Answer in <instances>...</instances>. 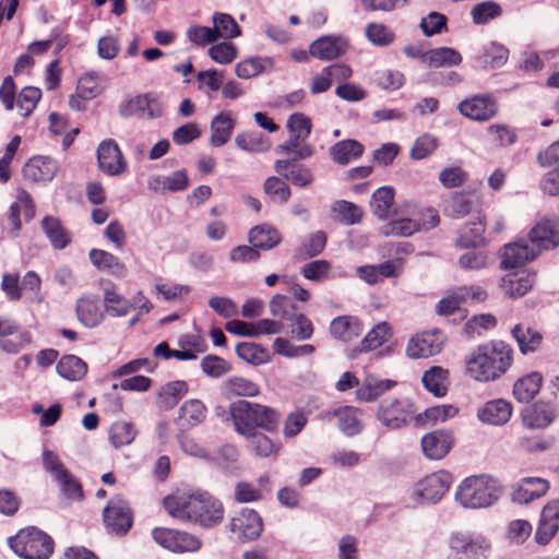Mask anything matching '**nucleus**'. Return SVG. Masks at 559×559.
I'll return each mask as SVG.
<instances>
[{
  "instance_id": "393cba45",
  "label": "nucleus",
  "mask_w": 559,
  "mask_h": 559,
  "mask_svg": "<svg viewBox=\"0 0 559 559\" xmlns=\"http://www.w3.org/2000/svg\"><path fill=\"white\" fill-rule=\"evenodd\" d=\"M479 197L466 192H455L445 201L443 212L451 218H461L477 210Z\"/></svg>"
},
{
  "instance_id": "0e129e2a",
  "label": "nucleus",
  "mask_w": 559,
  "mask_h": 559,
  "mask_svg": "<svg viewBox=\"0 0 559 559\" xmlns=\"http://www.w3.org/2000/svg\"><path fill=\"white\" fill-rule=\"evenodd\" d=\"M60 487L61 491L69 499L81 500L83 498V489L80 481L67 469L55 478Z\"/></svg>"
},
{
  "instance_id": "a211bd4d",
  "label": "nucleus",
  "mask_w": 559,
  "mask_h": 559,
  "mask_svg": "<svg viewBox=\"0 0 559 559\" xmlns=\"http://www.w3.org/2000/svg\"><path fill=\"white\" fill-rule=\"evenodd\" d=\"M451 481L452 477L448 472L432 473L417 484V493L423 501L435 503L449 490Z\"/></svg>"
},
{
  "instance_id": "4d7b16f0",
  "label": "nucleus",
  "mask_w": 559,
  "mask_h": 559,
  "mask_svg": "<svg viewBox=\"0 0 559 559\" xmlns=\"http://www.w3.org/2000/svg\"><path fill=\"white\" fill-rule=\"evenodd\" d=\"M188 384L186 381L176 380L166 383L159 393V396L166 407H174L187 394Z\"/></svg>"
},
{
  "instance_id": "1a4fd4ad",
  "label": "nucleus",
  "mask_w": 559,
  "mask_h": 559,
  "mask_svg": "<svg viewBox=\"0 0 559 559\" xmlns=\"http://www.w3.org/2000/svg\"><path fill=\"white\" fill-rule=\"evenodd\" d=\"M103 519L107 532L117 536H124L133 525V512L121 497H114L107 503Z\"/></svg>"
},
{
  "instance_id": "f704fd0d",
  "label": "nucleus",
  "mask_w": 559,
  "mask_h": 559,
  "mask_svg": "<svg viewBox=\"0 0 559 559\" xmlns=\"http://www.w3.org/2000/svg\"><path fill=\"white\" fill-rule=\"evenodd\" d=\"M361 330V324L357 317H334L330 324L331 334L344 342L359 336Z\"/></svg>"
},
{
  "instance_id": "b1692460",
  "label": "nucleus",
  "mask_w": 559,
  "mask_h": 559,
  "mask_svg": "<svg viewBox=\"0 0 559 559\" xmlns=\"http://www.w3.org/2000/svg\"><path fill=\"white\" fill-rule=\"evenodd\" d=\"M396 385V381L390 379H378L373 376L366 377L356 390V400L360 403H371L377 401L385 392Z\"/></svg>"
},
{
  "instance_id": "9d476101",
  "label": "nucleus",
  "mask_w": 559,
  "mask_h": 559,
  "mask_svg": "<svg viewBox=\"0 0 559 559\" xmlns=\"http://www.w3.org/2000/svg\"><path fill=\"white\" fill-rule=\"evenodd\" d=\"M414 414L413 405L406 399L391 397L380 402L377 409L378 420L389 429L406 426Z\"/></svg>"
},
{
  "instance_id": "412c9836",
  "label": "nucleus",
  "mask_w": 559,
  "mask_h": 559,
  "mask_svg": "<svg viewBox=\"0 0 559 559\" xmlns=\"http://www.w3.org/2000/svg\"><path fill=\"white\" fill-rule=\"evenodd\" d=\"M59 170L56 159L48 156H34L23 167V175L34 182H46L55 178Z\"/></svg>"
},
{
  "instance_id": "4be33fe9",
  "label": "nucleus",
  "mask_w": 559,
  "mask_h": 559,
  "mask_svg": "<svg viewBox=\"0 0 559 559\" xmlns=\"http://www.w3.org/2000/svg\"><path fill=\"white\" fill-rule=\"evenodd\" d=\"M556 413L551 404L536 402L522 411V423L530 429H544L555 419Z\"/></svg>"
},
{
  "instance_id": "79ce46f5",
  "label": "nucleus",
  "mask_w": 559,
  "mask_h": 559,
  "mask_svg": "<svg viewBox=\"0 0 559 559\" xmlns=\"http://www.w3.org/2000/svg\"><path fill=\"white\" fill-rule=\"evenodd\" d=\"M394 201V189L384 186L377 189L371 197L370 206L373 214L380 219H388Z\"/></svg>"
},
{
  "instance_id": "e433bc0d",
  "label": "nucleus",
  "mask_w": 559,
  "mask_h": 559,
  "mask_svg": "<svg viewBox=\"0 0 559 559\" xmlns=\"http://www.w3.org/2000/svg\"><path fill=\"white\" fill-rule=\"evenodd\" d=\"M337 419V427L348 437L360 433L364 425L359 419V409L353 406H344L334 412Z\"/></svg>"
},
{
  "instance_id": "6e6d98bb",
  "label": "nucleus",
  "mask_w": 559,
  "mask_h": 559,
  "mask_svg": "<svg viewBox=\"0 0 559 559\" xmlns=\"http://www.w3.org/2000/svg\"><path fill=\"white\" fill-rule=\"evenodd\" d=\"M502 8L495 1H484L475 4L471 10V16L476 25L487 24L489 21L499 17Z\"/></svg>"
},
{
  "instance_id": "7ed1b4c3",
  "label": "nucleus",
  "mask_w": 559,
  "mask_h": 559,
  "mask_svg": "<svg viewBox=\"0 0 559 559\" xmlns=\"http://www.w3.org/2000/svg\"><path fill=\"white\" fill-rule=\"evenodd\" d=\"M514 349L504 341L483 343L466 359V372L476 381L491 382L500 379L512 367Z\"/></svg>"
},
{
  "instance_id": "6e6552de",
  "label": "nucleus",
  "mask_w": 559,
  "mask_h": 559,
  "mask_svg": "<svg viewBox=\"0 0 559 559\" xmlns=\"http://www.w3.org/2000/svg\"><path fill=\"white\" fill-rule=\"evenodd\" d=\"M447 336L440 329L417 332L407 342L405 356L409 359H425L438 355L443 349Z\"/></svg>"
},
{
  "instance_id": "5701e85b",
  "label": "nucleus",
  "mask_w": 559,
  "mask_h": 559,
  "mask_svg": "<svg viewBox=\"0 0 559 559\" xmlns=\"http://www.w3.org/2000/svg\"><path fill=\"white\" fill-rule=\"evenodd\" d=\"M348 48L347 40L342 36H322L310 45L311 56L321 60H332L344 55Z\"/></svg>"
},
{
  "instance_id": "aec40b11",
  "label": "nucleus",
  "mask_w": 559,
  "mask_h": 559,
  "mask_svg": "<svg viewBox=\"0 0 559 559\" xmlns=\"http://www.w3.org/2000/svg\"><path fill=\"white\" fill-rule=\"evenodd\" d=\"M274 170L278 176L299 188L309 187L314 181L312 170L296 159H277L274 163Z\"/></svg>"
},
{
  "instance_id": "f8f14e48",
  "label": "nucleus",
  "mask_w": 559,
  "mask_h": 559,
  "mask_svg": "<svg viewBox=\"0 0 559 559\" xmlns=\"http://www.w3.org/2000/svg\"><path fill=\"white\" fill-rule=\"evenodd\" d=\"M285 324L282 321L273 319H261L257 322H246L241 320H231L225 324L227 332L247 337H259L261 335H272L283 332Z\"/></svg>"
},
{
  "instance_id": "a18cd8bd",
  "label": "nucleus",
  "mask_w": 559,
  "mask_h": 559,
  "mask_svg": "<svg viewBox=\"0 0 559 559\" xmlns=\"http://www.w3.org/2000/svg\"><path fill=\"white\" fill-rule=\"evenodd\" d=\"M459 413V408L451 404L431 406L418 414L415 419L417 425H436L453 418Z\"/></svg>"
},
{
  "instance_id": "a19ab883",
  "label": "nucleus",
  "mask_w": 559,
  "mask_h": 559,
  "mask_svg": "<svg viewBox=\"0 0 559 559\" xmlns=\"http://www.w3.org/2000/svg\"><path fill=\"white\" fill-rule=\"evenodd\" d=\"M512 335L516 340L522 354L535 352L543 342V335L538 330L523 324H516L512 329Z\"/></svg>"
},
{
  "instance_id": "8fccbe9b",
  "label": "nucleus",
  "mask_w": 559,
  "mask_h": 559,
  "mask_svg": "<svg viewBox=\"0 0 559 559\" xmlns=\"http://www.w3.org/2000/svg\"><path fill=\"white\" fill-rule=\"evenodd\" d=\"M249 438L250 450L260 457H270L276 455L281 445L275 443L269 436L255 431L253 435H245Z\"/></svg>"
},
{
  "instance_id": "49530a36",
  "label": "nucleus",
  "mask_w": 559,
  "mask_h": 559,
  "mask_svg": "<svg viewBox=\"0 0 559 559\" xmlns=\"http://www.w3.org/2000/svg\"><path fill=\"white\" fill-rule=\"evenodd\" d=\"M136 110H146L150 118L162 116V108L157 100L150 98L148 95H139L131 99L126 106L120 108L122 116H131Z\"/></svg>"
},
{
  "instance_id": "4468645a",
  "label": "nucleus",
  "mask_w": 559,
  "mask_h": 559,
  "mask_svg": "<svg viewBox=\"0 0 559 559\" xmlns=\"http://www.w3.org/2000/svg\"><path fill=\"white\" fill-rule=\"evenodd\" d=\"M454 433L449 429H437L421 437V450L429 460H442L454 445Z\"/></svg>"
},
{
  "instance_id": "c756f323",
  "label": "nucleus",
  "mask_w": 559,
  "mask_h": 559,
  "mask_svg": "<svg viewBox=\"0 0 559 559\" xmlns=\"http://www.w3.org/2000/svg\"><path fill=\"white\" fill-rule=\"evenodd\" d=\"M248 241L259 250H271L282 241L281 234L269 224L252 227L248 234Z\"/></svg>"
},
{
  "instance_id": "bf43d9fd",
  "label": "nucleus",
  "mask_w": 559,
  "mask_h": 559,
  "mask_svg": "<svg viewBox=\"0 0 559 559\" xmlns=\"http://www.w3.org/2000/svg\"><path fill=\"white\" fill-rule=\"evenodd\" d=\"M41 97V91L38 87L26 86L19 94L16 105L23 117L29 116L36 108Z\"/></svg>"
},
{
  "instance_id": "5fc2aeb1",
  "label": "nucleus",
  "mask_w": 559,
  "mask_h": 559,
  "mask_svg": "<svg viewBox=\"0 0 559 559\" xmlns=\"http://www.w3.org/2000/svg\"><path fill=\"white\" fill-rule=\"evenodd\" d=\"M213 29L216 31V40L218 38H235L240 35V27L235 19L227 13H215L213 15Z\"/></svg>"
},
{
  "instance_id": "2f4dec72",
  "label": "nucleus",
  "mask_w": 559,
  "mask_h": 559,
  "mask_svg": "<svg viewBox=\"0 0 559 559\" xmlns=\"http://www.w3.org/2000/svg\"><path fill=\"white\" fill-rule=\"evenodd\" d=\"M533 274L514 272L503 277L501 288L511 298L524 296L534 285Z\"/></svg>"
},
{
  "instance_id": "338daca9",
  "label": "nucleus",
  "mask_w": 559,
  "mask_h": 559,
  "mask_svg": "<svg viewBox=\"0 0 559 559\" xmlns=\"http://www.w3.org/2000/svg\"><path fill=\"white\" fill-rule=\"evenodd\" d=\"M419 27L425 36L431 37L447 29V17L439 12H430L421 19Z\"/></svg>"
},
{
  "instance_id": "c85d7f7f",
  "label": "nucleus",
  "mask_w": 559,
  "mask_h": 559,
  "mask_svg": "<svg viewBox=\"0 0 559 559\" xmlns=\"http://www.w3.org/2000/svg\"><path fill=\"white\" fill-rule=\"evenodd\" d=\"M543 376L533 371L519 378L513 384V396L520 403L531 402L540 391Z\"/></svg>"
},
{
  "instance_id": "09e8293b",
  "label": "nucleus",
  "mask_w": 559,
  "mask_h": 559,
  "mask_svg": "<svg viewBox=\"0 0 559 559\" xmlns=\"http://www.w3.org/2000/svg\"><path fill=\"white\" fill-rule=\"evenodd\" d=\"M462 60L461 53L451 47L433 48L428 55V66L432 68L459 66Z\"/></svg>"
},
{
  "instance_id": "f3484780",
  "label": "nucleus",
  "mask_w": 559,
  "mask_h": 559,
  "mask_svg": "<svg viewBox=\"0 0 559 559\" xmlns=\"http://www.w3.org/2000/svg\"><path fill=\"white\" fill-rule=\"evenodd\" d=\"M549 488L550 484L546 478L524 477L513 485L511 500L519 504H528L544 497Z\"/></svg>"
},
{
  "instance_id": "ddd939ff",
  "label": "nucleus",
  "mask_w": 559,
  "mask_h": 559,
  "mask_svg": "<svg viewBox=\"0 0 559 559\" xmlns=\"http://www.w3.org/2000/svg\"><path fill=\"white\" fill-rule=\"evenodd\" d=\"M230 531L240 540H253L263 531V521L260 514L253 509H242L229 523Z\"/></svg>"
},
{
  "instance_id": "423d86ee",
  "label": "nucleus",
  "mask_w": 559,
  "mask_h": 559,
  "mask_svg": "<svg viewBox=\"0 0 559 559\" xmlns=\"http://www.w3.org/2000/svg\"><path fill=\"white\" fill-rule=\"evenodd\" d=\"M500 488L488 476H469L463 480L455 492L456 500L465 508H488L498 501Z\"/></svg>"
},
{
  "instance_id": "72a5a7b5",
  "label": "nucleus",
  "mask_w": 559,
  "mask_h": 559,
  "mask_svg": "<svg viewBox=\"0 0 559 559\" xmlns=\"http://www.w3.org/2000/svg\"><path fill=\"white\" fill-rule=\"evenodd\" d=\"M222 392L225 396H248L253 397L260 393L259 385L243 377L234 376L222 383Z\"/></svg>"
},
{
  "instance_id": "052dcab7",
  "label": "nucleus",
  "mask_w": 559,
  "mask_h": 559,
  "mask_svg": "<svg viewBox=\"0 0 559 559\" xmlns=\"http://www.w3.org/2000/svg\"><path fill=\"white\" fill-rule=\"evenodd\" d=\"M367 38L377 46H388L394 41L393 31L381 23H369L366 26Z\"/></svg>"
},
{
  "instance_id": "a878e982",
  "label": "nucleus",
  "mask_w": 559,
  "mask_h": 559,
  "mask_svg": "<svg viewBox=\"0 0 559 559\" xmlns=\"http://www.w3.org/2000/svg\"><path fill=\"white\" fill-rule=\"evenodd\" d=\"M421 383L433 396L443 397L449 391L450 371L441 366H432L424 371Z\"/></svg>"
},
{
  "instance_id": "3c124183",
  "label": "nucleus",
  "mask_w": 559,
  "mask_h": 559,
  "mask_svg": "<svg viewBox=\"0 0 559 559\" xmlns=\"http://www.w3.org/2000/svg\"><path fill=\"white\" fill-rule=\"evenodd\" d=\"M135 437L136 429L131 423L116 421L109 430V440L116 449L129 445Z\"/></svg>"
},
{
  "instance_id": "2eb2a0df",
  "label": "nucleus",
  "mask_w": 559,
  "mask_h": 559,
  "mask_svg": "<svg viewBox=\"0 0 559 559\" xmlns=\"http://www.w3.org/2000/svg\"><path fill=\"white\" fill-rule=\"evenodd\" d=\"M97 162L100 170L109 176H120L127 170V162L118 144L111 139L99 143Z\"/></svg>"
},
{
  "instance_id": "39448f33",
  "label": "nucleus",
  "mask_w": 559,
  "mask_h": 559,
  "mask_svg": "<svg viewBox=\"0 0 559 559\" xmlns=\"http://www.w3.org/2000/svg\"><path fill=\"white\" fill-rule=\"evenodd\" d=\"M8 545L22 559H48L55 550L52 537L36 526L21 528Z\"/></svg>"
},
{
  "instance_id": "13d9d810",
  "label": "nucleus",
  "mask_w": 559,
  "mask_h": 559,
  "mask_svg": "<svg viewBox=\"0 0 559 559\" xmlns=\"http://www.w3.org/2000/svg\"><path fill=\"white\" fill-rule=\"evenodd\" d=\"M263 190L273 201L281 203H286L292 193L289 186L276 176H271L264 181Z\"/></svg>"
},
{
  "instance_id": "dca6fc26",
  "label": "nucleus",
  "mask_w": 559,
  "mask_h": 559,
  "mask_svg": "<svg viewBox=\"0 0 559 559\" xmlns=\"http://www.w3.org/2000/svg\"><path fill=\"white\" fill-rule=\"evenodd\" d=\"M559 531V499L548 501L540 513L535 532V542L538 545H547Z\"/></svg>"
},
{
  "instance_id": "bb28decb",
  "label": "nucleus",
  "mask_w": 559,
  "mask_h": 559,
  "mask_svg": "<svg viewBox=\"0 0 559 559\" xmlns=\"http://www.w3.org/2000/svg\"><path fill=\"white\" fill-rule=\"evenodd\" d=\"M511 415L512 404L503 399L489 401L478 411V418L490 425H504Z\"/></svg>"
},
{
  "instance_id": "774afa93",
  "label": "nucleus",
  "mask_w": 559,
  "mask_h": 559,
  "mask_svg": "<svg viewBox=\"0 0 559 559\" xmlns=\"http://www.w3.org/2000/svg\"><path fill=\"white\" fill-rule=\"evenodd\" d=\"M265 61L260 57L248 58L235 66V72L240 79L254 78L263 72Z\"/></svg>"
},
{
  "instance_id": "ea45409f",
  "label": "nucleus",
  "mask_w": 559,
  "mask_h": 559,
  "mask_svg": "<svg viewBox=\"0 0 559 559\" xmlns=\"http://www.w3.org/2000/svg\"><path fill=\"white\" fill-rule=\"evenodd\" d=\"M56 369L60 377L80 381L87 373V364L75 355H66L58 361Z\"/></svg>"
},
{
  "instance_id": "58836bf2",
  "label": "nucleus",
  "mask_w": 559,
  "mask_h": 559,
  "mask_svg": "<svg viewBox=\"0 0 559 559\" xmlns=\"http://www.w3.org/2000/svg\"><path fill=\"white\" fill-rule=\"evenodd\" d=\"M359 278L368 284H377L383 278L395 277L397 275L396 267L393 262L385 261L377 265H362L356 269Z\"/></svg>"
},
{
  "instance_id": "864d4df0",
  "label": "nucleus",
  "mask_w": 559,
  "mask_h": 559,
  "mask_svg": "<svg viewBox=\"0 0 559 559\" xmlns=\"http://www.w3.org/2000/svg\"><path fill=\"white\" fill-rule=\"evenodd\" d=\"M393 332L388 322L376 324L362 340V348L365 350H373L390 341Z\"/></svg>"
},
{
  "instance_id": "9b49d317",
  "label": "nucleus",
  "mask_w": 559,
  "mask_h": 559,
  "mask_svg": "<svg viewBox=\"0 0 559 559\" xmlns=\"http://www.w3.org/2000/svg\"><path fill=\"white\" fill-rule=\"evenodd\" d=\"M457 109L471 120L488 121L498 114V103L490 94H477L463 99Z\"/></svg>"
},
{
  "instance_id": "f03ea898",
  "label": "nucleus",
  "mask_w": 559,
  "mask_h": 559,
  "mask_svg": "<svg viewBox=\"0 0 559 559\" xmlns=\"http://www.w3.org/2000/svg\"><path fill=\"white\" fill-rule=\"evenodd\" d=\"M163 507L171 518L203 528L214 527L224 519L223 503L206 491L168 495L163 499Z\"/></svg>"
},
{
  "instance_id": "c03bdc74",
  "label": "nucleus",
  "mask_w": 559,
  "mask_h": 559,
  "mask_svg": "<svg viewBox=\"0 0 559 559\" xmlns=\"http://www.w3.org/2000/svg\"><path fill=\"white\" fill-rule=\"evenodd\" d=\"M496 317H469L462 328V335L466 340L485 336L497 326Z\"/></svg>"
},
{
  "instance_id": "e2e57ef3",
  "label": "nucleus",
  "mask_w": 559,
  "mask_h": 559,
  "mask_svg": "<svg viewBox=\"0 0 559 559\" xmlns=\"http://www.w3.org/2000/svg\"><path fill=\"white\" fill-rule=\"evenodd\" d=\"M509 50L501 44L490 43L484 52V63L491 69H499L507 63Z\"/></svg>"
},
{
  "instance_id": "6ab92c4d",
  "label": "nucleus",
  "mask_w": 559,
  "mask_h": 559,
  "mask_svg": "<svg viewBox=\"0 0 559 559\" xmlns=\"http://www.w3.org/2000/svg\"><path fill=\"white\" fill-rule=\"evenodd\" d=\"M0 347L10 354H16L32 342L27 331H19V325L8 317H0Z\"/></svg>"
},
{
  "instance_id": "69168bd1",
  "label": "nucleus",
  "mask_w": 559,
  "mask_h": 559,
  "mask_svg": "<svg viewBox=\"0 0 559 559\" xmlns=\"http://www.w3.org/2000/svg\"><path fill=\"white\" fill-rule=\"evenodd\" d=\"M326 245V234L322 230H318L311 234L308 240L299 249L300 258H313L320 254Z\"/></svg>"
},
{
  "instance_id": "7c9ffc66",
  "label": "nucleus",
  "mask_w": 559,
  "mask_h": 559,
  "mask_svg": "<svg viewBox=\"0 0 559 559\" xmlns=\"http://www.w3.org/2000/svg\"><path fill=\"white\" fill-rule=\"evenodd\" d=\"M88 257L91 263L99 271L107 272L114 276H123L126 274V265L119 258L108 251L92 249Z\"/></svg>"
},
{
  "instance_id": "20e7f679",
  "label": "nucleus",
  "mask_w": 559,
  "mask_h": 559,
  "mask_svg": "<svg viewBox=\"0 0 559 559\" xmlns=\"http://www.w3.org/2000/svg\"><path fill=\"white\" fill-rule=\"evenodd\" d=\"M229 414L235 430L241 436L253 435L258 428L267 432H276L282 419L277 409L246 400L231 403Z\"/></svg>"
},
{
  "instance_id": "cd10ccee",
  "label": "nucleus",
  "mask_w": 559,
  "mask_h": 559,
  "mask_svg": "<svg viewBox=\"0 0 559 559\" xmlns=\"http://www.w3.org/2000/svg\"><path fill=\"white\" fill-rule=\"evenodd\" d=\"M236 120L230 111H221L211 121L210 142L214 147H221L226 144L234 131Z\"/></svg>"
},
{
  "instance_id": "37998d69",
  "label": "nucleus",
  "mask_w": 559,
  "mask_h": 559,
  "mask_svg": "<svg viewBox=\"0 0 559 559\" xmlns=\"http://www.w3.org/2000/svg\"><path fill=\"white\" fill-rule=\"evenodd\" d=\"M235 144L238 148L249 153H263L269 151L271 146L270 140L258 131L238 133L235 138Z\"/></svg>"
},
{
  "instance_id": "4c0bfd02",
  "label": "nucleus",
  "mask_w": 559,
  "mask_h": 559,
  "mask_svg": "<svg viewBox=\"0 0 559 559\" xmlns=\"http://www.w3.org/2000/svg\"><path fill=\"white\" fill-rule=\"evenodd\" d=\"M41 228L55 249H64L71 241V235L64 229L57 217H44Z\"/></svg>"
},
{
  "instance_id": "473e14b6",
  "label": "nucleus",
  "mask_w": 559,
  "mask_h": 559,
  "mask_svg": "<svg viewBox=\"0 0 559 559\" xmlns=\"http://www.w3.org/2000/svg\"><path fill=\"white\" fill-rule=\"evenodd\" d=\"M329 152L336 164L347 165L362 155L364 145L356 140H343L332 145Z\"/></svg>"
},
{
  "instance_id": "de8ad7c7",
  "label": "nucleus",
  "mask_w": 559,
  "mask_h": 559,
  "mask_svg": "<svg viewBox=\"0 0 559 559\" xmlns=\"http://www.w3.org/2000/svg\"><path fill=\"white\" fill-rule=\"evenodd\" d=\"M206 416V407L200 400L186 401L179 409V419L182 425L194 427L201 424Z\"/></svg>"
},
{
  "instance_id": "f257e3e1",
  "label": "nucleus",
  "mask_w": 559,
  "mask_h": 559,
  "mask_svg": "<svg viewBox=\"0 0 559 559\" xmlns=\"http://www.w3.org/2000/svg\"><path fill=\"white\" fill-rule=\"evenodd\" d=\"M559 246V217L547 216L534 225L527 237L503 248L501 269L512 270L535 260L543 251Z\"/></svg>"
},
{
  "instance_id": "680f3d73",
  "label": "nucleus",
  "mask_w": 559,
  "mask_h": 559,
  "mask_svg": "<svg viewBox=\"0 0 559 559\" xmlns=\"http://www.w3.org/2000/svg\"><path fill=\"white\" fill-rule=\"evenodd\" d=\"M237 356L250 364L260 365L265 361L266 352L260 345L254 343L243 342L236 346Z\"/></svg>"
},
{
  "instance_id": "603ef678",
  "label": "nucleus",
  "mask_w": 559,
  "mask_h": 559,
  "mask_svg": "<svg viewBox=\"0 0 559 559\" xmlns=\"http://www.w3.org/2000/svg\"><path fill=\"white\" fill-rule=\"evenodd\" d=\"M332 212L337 215L338 221L344 225H355L362 218L361 209L353 202L338 200L332 204Z\"/></svg>"
},
{
  "instance_id": "c9c22d12",
  "label": "nucleus",
  "mask_w": 559,
  "mask_h": 559,
  "mask_svg": "<svg viewBox=\"0 0 559 559\" xmlns=\"http://www.w3.org/2000/svg\"><path fill=\"white\" fill-rule=\"evenodd\" d=\"M476 218L461 228L455 240L456 247L476 248L484 242L485 223L479 215Z\"/></svg>"
},
{
  "instance_id": "0eeeda50",
  "label": "nucleus",
  "mask_w": 559,
  "mask_h": 559,
  "mask_svg": "<svg viewBox=\"0 0 559 559\" xmlns=\"http://www.w3.org/2000/svg\"><path fill=\"white\" fill-rule=\"evenodd\" d=\"M153 540L162 548L174 554L197 552L202 547V540L194 534L169 527L152 530Z\"/></svg>"
}]
</instances>
